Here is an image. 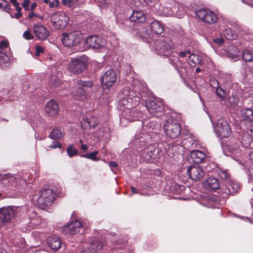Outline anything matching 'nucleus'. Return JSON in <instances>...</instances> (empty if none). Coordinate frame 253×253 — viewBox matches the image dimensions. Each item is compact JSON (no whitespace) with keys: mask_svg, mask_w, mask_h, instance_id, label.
I'll use <instances>...</instances> for the list:
<instances>
[{"mask_svg":"<svg viewBox=\"0 0 253 253\" xmlns=\"http://www.w3.org/2000/svg\"><path fill=\"white\" fill-rule=\"evenodd\" d=\"M153 49L157 51L161 56H168L172 48V43L168 38H160L156 39L151 43Z\"/></svg>","mask_w":253,"mask_h":253,"instance_id":"f257e3e1","label":"nucleus"},{"mask_svg":"<svg viewBox=\"0 0 253 253\" xmlns=\"http://www.w3.org/2000/svg\"><path fill=\"white\" fill-rule=\"evenodd\" d=\"M132 98L130 97L124 98L121 101V104L124 106L123 115L124 118L130 122L138 120L141 116V113L133 108L131 103Z\"/></svg>","mask_w":253,"mask_h":253,"instance_id":"f03ea898","label":"nucleus"},{"mask_svg":"<svg viewBox=\"0 0 253 253\" xmlns=\"http://www.w3.org/2000/svg\"><path fill=\"white\" fill-rule=\"evenodd\" d=\"M19 208L8 206L0 209V227L5 223L13 222L19 214Z\"/></svg>","mask_w":253,"mask_h":253,"instance_id":"7ed1b4c3","label":"nucleus"},{"mask_svg":"<svg viewBox=\"0 0 253 253\" xmlns=\"http://www.w3.org/2000/svg\"><path fill=\"white\" fill-rule=\"evenodd\" d=\"M88 58L86 55L73 58L69 64V71L74 74L83 73L87 67Z\"/></svg>","mask_w":253,"mask_h":253,"instance_id":"20e7f679","label":"nucleus"},{"mask_svg":"<svg viewBox=\"0 0 253 253\" xmlns=\"http://www.w3.org/2000/svg\"><path fill=\"white\" fill-rule=\"evenodd\" d=\"M54 195L55 193L53 190L45 188L41 190L38 198L37 196H34L33 199V200L37 199L38 206L41 209H43L52 203L54 199Z\"/></svg>","mask_w":253,"mask_h":253,"instance_id":"39448f33","label":"nucleus"},{"mask_svg":"<svg viewBox=\"0 0 253 253\" xmlns=\"http://www.w3.org/2000/svg\"><path fill=\"white\" fill-rule=\"evenodd\" d=\"M48 21H50L56 29L64 28L69 21V17L63 12L57 11L49 14L47 17Z\"/></svg>","mask_w":253,"mask_h":253,"instance_id":"423d86ee","label":"nucleus"},{"mask_svg":"<svg viewBox=\"0 0 253 253\" xmlns=\"http://www.w3.org/2000/svg\"><path fill=\"white\" fill-rule=\"evenodd\" d=\"M164 129L167 136L172 139L177 137L181 131V128L178 122L171 118L168 119L166 122Z\"/></svg>","mask_w":253,"mask_h":253,"instance_id":"0eeeda50","label":"nucleus"},{"mask_svg":"<svg viewBox=\"0 0 253 253\" xmlns=\"http://www.w3.org/2000/svg\"><path fill=\"white\" fill-rule=\"evenodd\" d=\"M92 86L91 81H78L72 90L73 95L77 99H82L85 97L88 89Z\"/></svg>","mask_w":253,"mask_h":253,"instance_id":"6e6552de","label":"nucleus"},{"mask_svg":"<svg viewBox=\"0 0 253 253\" xmlns=\"http://www.w3.org/2000/svg\"><path fill=\"white\" fill-rule=\"evenodd\" d=\"M214 130L218 136L221 138L228 137L231 133L230 126L224 119H220L214 126Z\"/></svg>","mask_w":253,"mask_h":253,"instance_id":"1a4fd4ad","label":"nucleus"},{"mask_svg":"<svg viewBox=\"0 0 253 253\" xmlns=\"http://www.w3.org/2000/svg\"><path fill=\"white\" fill-rule=\"evenodd\" d=\"M82 35L78 31H75L70 33H64L62 34L61 41L63 44L66 46H74L80 43Z\"/></svg>","mask_w":253,"mask_h":253,"instance_id":"9d476101","label":"nucleus"},{"mask_svg":"<svg viewBox=\"0 0 253 253\" xmlns=\"http://www.w3.org/2000/svg\"><path fill=\"white\" fill-rule=\"evenodd\" d=\"M196 15L202 21L209 24H213L217 21L216 15L208 8H203L197 10Z\"/></svg>","mask_w":253,"mask_h":253,"instance_id":"9b49d317","label":"nucleus"},{"mask_svg":"<svg viewBox=\"0 0 253 253\" xmlns=\"http://www.w3.org/2000/svg\"><path fill=\"white\" fill-rule=\"evenodd\" d=\"M117 74L113 69L106 71L101 78V83L104 88H108L112 86L116 82Z\"/></svg>","mask_w":253,"mask_h":253,"instance_id":"f8f14e48","label":"nucleus"},{"mask_svg":"<svg viewBox=\"0 0 253 253\" xmlns=\"http://www.w3.org/2000/svg\"><path fill=\"white\" fill-rule=\"evenodd\" d=\"M146 108L151 115V117H159L162 115L163 107L160 102L158 103L153 100H150L146 104Z\"/></svg>","mask_w":253,"mask_h":253,"instance_id":"ddd939ff","label":"nucleus"},{"mask_svg":"<svg viewBox=\"0 0 253 253\" xmlns=\"http://www.w3.org/2000/svg\"><path fill=\"white\" fill-rule=\"evenodd\" d=\"M0 185L10 187L9 189V193H10V191L14 190V188L18 186V181L13 176L0 174Z\"/></svg>","mask_w":253,"mask_h":253,"instance_id":"4468645a","label":"nucleus"},{"mask_svg":"<svg viewBox=\"0 0 253 253\" xmlns=\"http://www.w3.org/2000/svg\"><path fill=\"white\" fill-rule=\"evenodd\" d=\"M85 43L89 47L94 49H99L103 47L105 44V40L101 37L95 35L88 36Z\"/></svg>","mask_w":253,"mask_h":253,"instance_id":"2eb2a0df","label":"nucleus"},{"mask_svg":"<svg viewBox=\"0 0 253 253\" xmlns=\"http://www.w3.org/2000/svg\"><path fill=\"white\" fill-rule=\"evenodd\" d=\"M151 131L150 128L147 132L139 131L135 134V138L133 139V143L136 147H140L145 145L146 143L150 139L151 137L148 134V132Z\"/></svg>","mask_w":253,"mask_h":253,"instance_id":"dca6fc26","label":"nucleus"},{"mask_svg":"<svg viewBox=\"0 0 253 253\" xmlns=\"http://www.w3.org/2000/svg\"><path fill=\"white\" fill-rule=\"evenodd\" d=\"M187 173L195 181L201 180L205 174L203 169L198 166L189 167L187 169Z\"/></svg>","mask_w":253,"mask_h":253,"instance_id":"f3484780","label":"nucleus"},{"mask_svg":"<svg viewBox=\"0 0 253 253\" xmlns=\"http://www.w3.org/2000/svg\"><path fill=\"white\" fill-rule=\"evenodd\" d=\"M225 188H222L223 192L227 195H233L236 193L240 189V185L237 182L229 180L225 181Z\"/></svg>","mask_w":253,"mask_h":253,"instance_id":"a211bd4d","label":"nucleus"},{"mask_svg":"<svg viewBox=\"0 0 253 253\" xmlns=\"http://www.w3.org/2000/svg\"><path fill=\"white\" fill-rule=\"evenodd\" d=\"M66 231H68L70 234L77 233L83 234L84 233V228L81 223L78 220H75L69 223L65 228Z\"/></svg>","mask_w":253,"mask_h":253,"instance_id":"6ab92c4d","label":"nucleus"},{"mask_svg":"<svg viewBox=\"0 0 253 253\" xmlns=\"http://www.w3.org/2000/svg\"><path fill=\"white\" fill-rule=\"evenodd\" d=\"M34 33L36 37L41 40H44L49 36V32L46 28L42 24H35L33 26Z\"/></svg>","mask_w":253,"mask_h":253,"instance_id":"aec40b11","label":"nucleus"},{"mask_svg":"<svg viewBox=\"0 0 253 253\" xmlns=\"http://www.w3.org/2000/svg\"><path fill=\"white\" fill-rule=\"evenodd\" d=\"M129 19V20L127 19L126 22L128 23L130 21H133L135 23H142L146 20L144 13L142 11H133Z\"/></svg>","mask_w":253,"mask_h":253,"instance_id":"412c9836","label":"nucleus"},{"mask_svg":"<svg viewBox=\"0 0 253 253\" xmlns=\"http://www.w3.org/2000/svg\"><path fill=\"white\" fill-rule=\"evenodd\" d=\"M45 112L50 116L56 115L59 112V107L57 102L52 100L46 104L45 107Z\"/></svg>","mask_w":253,"mask_h":253,"instance_id":"4be33fe9","label":"nucleus"},{"mask_svg":"<svg viewBox=\"0 0 253 253\" xmlns=\"http://www.w3.org/2000/svg\"><path fill=\"white\" fill-rule=\"evenodd\" d=\"M47 243L51 249L57 251L61 247V242L59 238L55 235H52L48 237Z\"/></svg>","mask_w":253,"mask_h":253,"instance_id":"5701e85b","label":"nucleus"},{"mask_svg":"<svg viewBox=\"0 0 253 253\" xmlns=\"http://www.w3.org/2000/svg\"><path fill=\"white\" fill-rule=\"evenodd\" d=\"M204 186L209 190H214L219 188L220 183L217 179L210 177L204 182Z\"/></svg>","mask_w":253,"mask_h":253,"instance_id":"b1692460","label":"nucleus"},{"mask_svg":"<svg viewBox=\"0 0 253 253\" xmlns=\"http://www.w3.org/2000/svg\"><path fill=\"white\" fill-rule=\"evenodd\" d=\"M190 158L192 159L194 163L198 164L204 161L206 155L201 151L194 150L191 151L190 153Z\"/></svg>","mask_w":253,"mask_h":253,"instance_id":"393cba45","label":"nucleus"},{"mask_svg":"<svg viewBox=\"0 0 253 253\" xmlns=\"http://www.w3.org/2000/svg\"><path fill=\"white\" fill-rule=\"evenodd\" d=\"M81 123L83 127L86 129L94 128L97 125L96 120L92 118L83 119Z\"/></svg>","mask_w":253,"mask_h":253,"instance_id":"a878e982","label":"nucleus"},{"mask_svg":"<svg viewBox=\"0 0 253 253\" xmlns=\"http://www.w3.org/2000/svg\"><path fill=\"white\" fill-rule=\"evenodd\" d=\"M150 27L152 31L156 34H160L164 31L163 26L159 21L155 20L151 23Z\"/></svg>","mask_w":253,"mask_h":253,"instance_id":"bb28decb","label":"nucleus"},{"mask_svg":"<svg viewBox=\"0 0 253 253\" xmlns=\"http://www.w3.org/2000/svg\"><path fill=\"white\" fill-rule=\"evenodd\" d=\"M89 245L94 250L95 253L100 252L105 247L103 243L96 239L92 240Z\"/></svg>","mask_w":253,"mask_h":253,"instance_id":"cd10ccee","label":"nucleus"},{"mask_svg":"<svg viewBox=\"0 0 253 253\" xmlns=\"http://www.w3.org/2000/svg\"><path fill=\"white\" fill-rule=\"evenodd\" d=\"M63 136V133L61 129L59 128L55 127L51 131L49 137L52 139H60Z\"/></svg>","mask_w":253,"mask_h":253,"instance_id":"c85d7f7f","label":"nucleus"},{"mask_svg":"<svg viewBox=\"0 0 253 253\" xmlns=\"http://www.w3.org/2000/svg\"><path fill=\"white\" fill-rule=\"evenodd\" d=\"M242 114L245 119L250 122H253V110L250 108H244L241 110Z\"/></svg>","mask_w":253,"mask_h":253,"instance_id":"c756f323","label":"nucleus"},{"mask_svg":"<svg viewBox=\"0 0 253 253\" xmlns=\"http://www.w3.org/2000/svg\"><path fill=\"white\" fill-rule=\"evenodd\" d=\"M10 187L5 186L3 185H0V200L7 197H10L11 194L9 193Z\"/></svg>","mask_w":253,"mask_h":253,"instance_id":"7c9ffc66","label":"nucleus"},{"mask_svg":"<svg viewBox=\"0 0 253 253\" xmlns=\"http://www.w3.org/2000/svg\"><path fill=\"white\" fill-rule=\"evenodd\" d=\"M189 61L190 62H192L194 65H201L202 64V60L199 55L194 53L189 56Z\"/></svg>","mask_w":253,"mask_h":253,"instance_id":"2f4dec72","label":"nucleus"},{"mask_svg":"<svg viewBox=\"0 0 253 253\" xmlns=\"http://www.w3.org/2000/svg\"><path fill=\"white\" fill-rule=\"evenodd\" d=\"M223 34L225 37L228 40H234L237 37L235 31L229 28L226 29L224 31Z\"/></svg>","mask_w":253,"mask_h":253,"instance_id":"473e14b6","label":"nucleus"},{"mask_svg":"<svg viewBox=\"0 0 253 253\" xmlns=\"http://www.w3.org/2000/svg\"><path fill=\"white\" fill-rule=\"evenodd\" d=\"M242 57L243 59L246 62L253 61V54L249 50L246 49L243 51Z\"/></svg>","mask_w":253,"mask_h":253,"instance_id":"72a5a7b5","label":"nucleus"},{"mask_svg":"<svg viewBox=\"0 0 253 253\" xmlns=\"http://www.w3.org/2000/svg\"><path fill=\"white\" fill-rule=\"evenodd\" d=\"M98 151H95L93 152L85 154L82 156V157H84L87 159H90L94 161H98L99 159L97 157V155L98 154Z\"/></svg>","mask_w":253,"mask_h":253,"instance_id":"f704fd0d","label":"nucleus"},{"mask_svg":"<svg viewBox=\"0 0 253 253\" xmlns=\"http://www.w3.org/2000/svg\"><path fill=\"white\" fill-rule=\"evenodd\" d=\"M215 92L217 95L220 98V101H222L224 100L226 96V93L221 87H217Z\"/></svg>","mask_w":253,"mask_h":253,"instance_id":"c9c22d12","label":"nucleus"},{"mask_svg":"<svg viewBox=\"0 0 253 253\" xmlns=\"http://www.w3.org/2000/svg\"><path fill=\"white\" fill-rule=\"evenodd\" d=\"M67 152L68 155L70 157H72L75 155H77L78 153V150L77 149L74 148L73 145H70L67 148Z\"/></svg>","mask_w":253,"mask_h":253,"instance_id":"e433bc0d","label":"nucleus"},{"mask_svg":"<svg viewBox=\"0 0 253 253\" xmlns=\"http://www.w3.org/2000/svg\"><path fill=\"white\" fill-rule=\"evenodd\" d=\"M121 0H102L101 4L104 6H108L110 5H115L118 3Z\"/></svg>","mask_w":253,"mask_h":253,"instance_id":"4c0bfd02","label":"nucleus"},{"mask_svg":"<svg viewBox=\"0 0 253 253\" xmlns=\"http://www.w3.org/2000/svg\"><path fill=\"white\" fill-rule=\"evenodd\" d=\"M218 174L221 178L223 179H228L230 176V174L226 170L219 169L218 171Z\"/></svg>","mask_w":253,"mask_h":253,"instance_id":"58836bf2","label":"nucleus"},{"mask_svg":"<svg viewBox=\"0 0 253 253\" xmlns=\"http://www.w3.org/2000/svg\"><path fill=\"white\" fill-rule=\"evenodd\" d=\"M0 8L4 11L8 12L10 9L9 4L5 0H0Z\"/></svg>","mask_w":253,"mask_h":253,"instance_id":"ea45409f","label":"nucleus"},{"mask_svg":"<svg viewBox=\"0 0 253 253\" xmlns=\"http://www.w3.org/2000/svg\"><path fill=\"white\" fill-rule=\"evenodd\" d=\"M78 0H62V3L69 7H71L73 6Z\"/></svg>","mask_w":253,"mask_h":253,"instance_id":"a19ab883","label":"nucleus"},{"mask_svg":"<svg viewBox=\"0 0 253 253\" xmlns=\"http://www.w3.org/2000/svg\"><path fill=\"white\" fill-rule=\"evenodd\" d=\"M228 150L231 153H238L239 152V145L236 144L235 146H229Z\"/></svg>","mask_w":253,"mask_h":253,"instance_id":"79ce46f5","label":"nucleus"},{"mask_svg":"<svg viewBox=\"0 0 253 253\" xmlns=\"http://www.w3.org/2000/svg\"><path fill=\"white\" fill-rule=\"evenodd\" d=\"M24 39L27 40H32L34 38V36L32 35L31 33L29 31H26L23 35Z\"/></svg>","mask_w":253,"mask_h":253,"instance_id":"37998d69","label":"nucleus"},{"mask_svg":"<svg viewBox=\"0 0 253 253\" xmlns=\"http://www.w3.org/2000/svg\"><path fill=\"white\" fill-rule=\"evenodd\" d=\"M144 156L145 158L147 159H150L151 158H153V156L154 155L153 152L152 150H149L148 149L145 151L144 152Z\"/></svg>","mask_w":253,"mask_h":253,"instance_id":"c03bdc74","label":"nucleus"},{"mask_svg":"<svg viewBox=\"0 0 253 253\" xmlns=\"http://www.w3.org/2000/svg\"><path fill=\"white\" fill-rule=\"evenodd\" d=\"M8 60V56L5 53L0 52V62H6Z\"/></svg>","mask_w":253,"mask_h":253,"instance_id":"a18cd8bd","label":"nucleus"},{"mask_svg":"<svg viewBox=\"0 0 253 253\" xmlns=\"http://www.w3.org/2000/svg\"><path fill=\"white\" fill-rule=\"evenodd\" d=\"M44 51V48L40 45H37L36 47V52L35 54L37 56H39L41 53Z\"/></svg>","mask_w":253,"mask_h":253,"instance_id":"49530a36","label":"nucleus"},{"mask_svg":"<svg viewBox=\"0 0 253 253\" xmlns=\"http://www.w3.org/2000/svg\"><path fill=\"white\" fill-rule=\"evenodd\" d=\"M82 253H95V252L89 245L88 247L83 250Z\"/></svg>","mask_w":253,"mask_h":253,"instance_id":"de8ad7c7","label":"nucleus"},{"mask_svg":"<svg viewBox=\"0 0 253 253\" xmlns=\"http://www.w3.org/2000/svg\"><path fill=\"white\" fill-rule=\"evenodd\" d=\"M61 146V144L57 143V142H54L52 145L49 146V147L52 149H55L57 148H60Z\"/></svg>","mask_w":253,"mask_h":253,"instance_id":"09e8293b","label":"nucleus"},{"mask_svg":"<svg viewBox=\"0 0 253 253\" xmlns=\"http://www.w3.org/2000/svg\"><path fill=\"white\" fill-rule=\"evenodd\" d=\"M213 42L214 43L220 45L223 42L224 40L222 38H215L213 39Z\"/></svg>","mask_w":253,"mask_h":253,"instance_id":"8fccbe9b","label":"nucleus"},{"mask_svg":"<svg viewBox=\"0 0 253 253\" xmlns=\"http://www.w3.org/2000/svg\"><path fill=\"white\" fill-rule=\"evenodd\" d=\"M8 46V43L6 41H3L0 42V48L4 49Z\"/></svg>","mask_w":253,"mask_h":253,"instance_id":"3c124183","label":"nucleus"},{"mask_svg":"<svg viewBox=\"0 0 253 253\" xmlns=\"http://www.w3.org/2000/svg\"><path fill=\"white\" fill-rule=\"evenodd\" d=\"M29 0H24V1L22 3V5L26 10H28L29 9Z\"/></svg>","mask_w":253,"mask_h":253,"instance_id":"603ef678","label":"nucleus"},{"mask_svg":"<svg viewBox=\"0 0 253 253\" xmlns=\"http://www.w3.org/2000/svg\"><path fill=\"white\" fill-rule=\"evenodd\" d=\"M59 84V80H57L56 79H54L51 81V85L53 86L54 87H56V86H58Z\"/></svg>","mask_w":253,"mask_h":253,"instance_id":"864d4df0","label":"nucleus"},{"mask_svg":"<svg viewBox=\"0 0 253 253\" xmlns=\"http://www.w3.org/2000/svg\"><path fill=\"white\" fill-rule=\"evenodd\" d=\"M58 5V1L57 0H54V1L49 2V6L50 7H53Z\"/></svg>","mask_w":253,"mask_h":253,"instance_id":"5fc2aeb1","label":"nucleus"},{"mask_svg":"<svg viewBox=\"0 0 253 253\" xmlns=\"http://www.w3.org/2000/svg\"><path fill=\"white\" fill-rule=\"evenodd\" d=\"M109 165L110 167L112 168H117L118 167V164H117V163L114 161H111L109 162Z\"/></svg>","mask_w":253,"mask_h":253,"instance_id":"6e6d98bb","label":"nucleus"},{"mask_svg":"<svg viewBox=\"0 0 253 253\" xmlns=\"http://www.w3.org/2000/svg\"><path fill=\"white\" fill-rule=\"evenodd\" d=\"M10 1L14 6H17V5H19V2H17V0H10Z\"/></svg>","mask_w":253,"mask_h":253,"instance_id":"4d7b16f0","label":"nucleus"},{"mask_svg":"<svg viewBox=\"0 0 253 253\" xmlns=\"http://www.w3.org/2000/svg\"><path fill=\"white\" fill-rule=\"evenodd\" d=\"M83 151H86L88 149V146L86 144H82L81 146Z\"/></svg>","mask_w":253,"mask_h":253,"instance_id":"13d9d810","label":"nucleus"},{"mask_svg":"<svg viewBox=\"0 0 253 253\" xmlns=\"http://www.w3.org/2000/svg\"><path fill=\"white\" fill-rule=\"evenodd\" d=\"M22 16V13L21 12H17L15 15H14V17L16 19H19V18H20Z\"/></svg>","mask_w":253,"mask_h":253,"instance_id":"bf43d9fd","label":"nucleus"},{"mask_svg":"<svg viewBox=\"0 0 253 253\" xmlns=\"http://www.w3.org/2000/svg\"><path fill=\"white\" fill-rule=\"evenodd\" d=\"M179 55L181 57H185L187 55L184 51H180L179 53Z\"/></svg>","mask_w":253,"mask_h":253,"instance_id":"052dcab7","label":"nucleus"},{"mask_svg":"<svg viewBox=\"0 0 253 253\" xmlns=\"http://www.w3.org/2000/svg\"><path fill=\"white\" fill-rule=\"evenodd\" d=\"M37 3L36 2L33 3L31 5V9L33 10L36 7Z\"/></svg>","mask_w":253,"mask_h":253,"instance_id":"680f3d73","label":"nucleus"},{"mask_svg":"<svg viewBox=\"0 0 253 253\" xmlns=\"http://www.w3.org/2000/svg\"><path fill=\"white\" fill-rule=\"evenodd\" d=\"M131 191L132 193L134 194L137 193V190L133 186L131 187Z\"/></svg>","mask_w":253,"mask_h":253,"instance_id":"e2e57ef3","label":"nucleus"},{"mask_svg":"<svg viewBox=\"0 0 253 253\" xmlns=\"http://www.w3.org/2000/svg\"><path fill=\"white\" fill-rule=\"evenodd\" d=\"M16 7V10L17 12H21V8L19 6V5H17V6H14Z\"/></svg>","mask_w":253,"mask_h":253,"instance_id":"0e129e2a","label":"nucleus"},{"mask_svg":"<svg viewBox=\"0 0 253 253\" xmlns=\"http://www.w3.org/2000/svg\"><path fill=\"white\" fill-rule=\"evenodd\" d=\"M146 3H152L155 1V0H143Z\"/></svg>","mask_w":253,"mask_h":253,"instance_id":"69168bd1","label":"nucleus"},{"mask_svg":"<svg viewBox=\"0 0 253 253\" xmlns=\"http://www.w3.org/2000/svg\"><path fill=\"white\" fill-rule=\"evenodd\" d=\"M185 52L186 55H189V56H190V54H192L191 50H186V51H185Z\"/></svg>","mask_w":253,"mask_h":253,"instance_id":"338daca9","label":"nucleus"},{"mask_svg":"<svg viewBox=\"0 0 253 253\" xmlns=\"http://www.w3.org/2000/svg\"><path fill=\"white\" fill-rule=\"evenodd\" d=\"M34 15V13H30V14H29V17L30 18H33V17Z\"/></svg>","mask_w":253,"mask_h":253,"instance_id":"774afa93","label":"nucleus"}]
</instances>
